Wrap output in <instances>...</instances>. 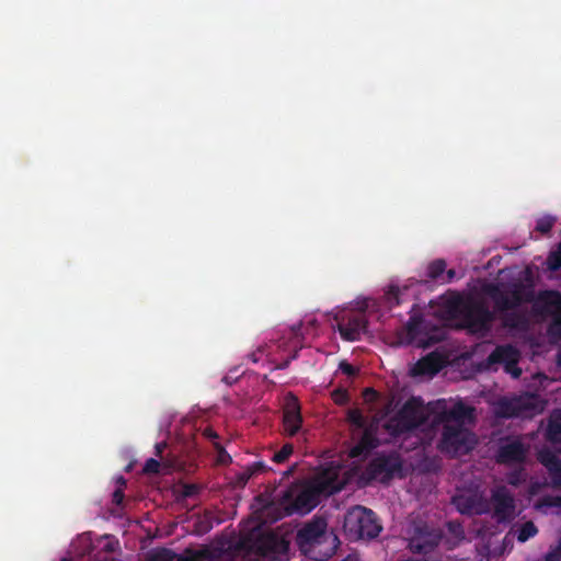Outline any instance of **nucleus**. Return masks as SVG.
Segmentation results:
<instances>
[{
    "label": "nucleus",
    "instance_id": "34",
    "mask_svg": "<svg viewBox=\"0 0 561 561\" xmlns=\"http://www.w3.org/2000/svg\"><path fill=\"white\" fill-rule=\"evenodd\" d=\"M294 451V446L291 444H285L282 446V448L274 453L273 457H272V460L276 463H282V462H285L289 456L293 454Z\"/></svg>",
    "mask_w": 561,
    "mask_h": 561
},
{
    "label": "nucleus",
    "instance_id": "15",
    "mask_svg": "<svg viewBox=\"0 0 561 561\" xmlns=\"http://www.w3.org/2000/svg\"><path fill=\"white\" fill-rule=\"evenodd\" d=\"M368 321L363 313H352L337 321V331L345 341H357L367 331Z\"/></svg>",
    "mask_w": 561,
    "mask_h": 561
},
{
    "label": "nucleus",
    "instance_id": "31",
    "mask_svg": "<svg viewBox=\"0 0 561 561\" xmlns=\"http://www.w3.org/2000/svg\"><path fill=\"white\" fill-rule=\"evenodd\" d=\"M174 558L175 553L168 548H159L148 554V561H173Z\"/></svg>",
    "mask_w": 561,
    "mask_h": 561
},
{
    "label": "nucleus",
    "instance_id": "45",
    "mask_svg": "<svg viewBox=\"0 0 561 561\" xmlns=\"http://www.w3.org/2000/svg\"><path fill=\"white\" fill-rule=\"evenodd\" d=\"M112 501L116 505H121L124 501V492L121 489H117L113 492Z\"/></svg>",
    "mask_w": 561,
    "mask_h": 561
},
{
    "label": "nucleus",
    "instance_id": "40",
    "mask_svg": "<svg viewBox=\"0 0 561 561\" xmlns=\"http://www.w3.org/2000/svg\"><path fill=\"white\" fill-rule=\"evenodd\" d=\"M248 470L251 471V474L254 477L259 473H262L266 470V465L263 461H254L247 466Z\"/></svg>",
    "mask_w": 561,
    "mask_h": 561
},
{
    "label": "nucleus",
    "instance_id": "23",
    "mask_svg": "<svg viewBox=\"0 0 561 561\" xmlns=\"http://www.w3.org/2000/svg\"><path fill=\"white\" fill-rule=\"evenodd\" d=\"M538 460L548 470L551 481L561 473V459L553 451L549 449L539 451Z\"/></svg>",
    "mask_w": 561,
    "mask_h": 561
},
{
    "label": "nucleus",
    "instance_id": "30",
    "mask_svg": "<svg viewBox=\"0 0 561 561\" xmlns=\"http://www.w3.org/2000/svg\"><path fill=\"white\" fill-rule=\"evenodd\" d=\"M537 533L538 528L536 527V525L531 520L526 522L520 526V528L517 531V540L519 542H525L528 539L535 537Z\"/></svg>",
    "mask_w": 561,
    "mask_h": 561
},
{
    "label": "nucleus",
    "instance_id": "42",
    "mask_svg": "<svg viewBox=\"0 0 561 561\" xmlns=\"http://www.w3.org/2000/svg\"><path fill=\"white\" fill-rule=\"evenodd\" d=\"M339 367L341 371L347 376H354L356 374L355 367L347 362H341Z\"/></svg>",
    "mask_w": 561,
    "mask_h": 561
},
{
    "label": "nucleus",
    "instance_id": "22",
    "mask_svg": "<svg viewBox=\"0 0 561 561\" xmlns=\"http://www.w3.org/2000/svg\"><path fill=\"white\" fill-rule=\"evenodd\" d=\"M501 321L504 328L514 330H526L529 324L527 316L515 309L501 313Z\"/></svg>",
    "mask_w": 561,
    "mask_h": 561
},
{
    "label": "nucleus",
    "instance_id": "37",
    "mask_svg": "<svg viewBox=\"0 0 561 561\" xmlns=\"http://www.w3.org/2000/svg\"><path fill=\"white\" fill-rule=\"evenodd\" d=\"M506 480H507L508 484H511L513 486L519 485L523 481V469L519 468V469L508 472L506 476Z\"/></svg>",
    "mask_w": 561,
    "mask_h": 561
},
{
    "label": "nucleus",
    "instance_id": "27",
    "mask_svg": "<svg viewBox=\"0 0 561 561\" xmlns=\"http://www.w3.org/2000/svg\"><path fill=\"white\" fill-rule=\"evenodd\" d=\"M376 447V438L373 433L368 430H365L359 443L353 448L352 455L359 456L363 450L373 449Z\"/></svg>",
    "mask_w": 561,
    "mask_h": 561
},
{
    "label": "nucleus",
    "instance_id": "2",
    "mask_svg": "<svg viewBox=\"0 0 561 561\" xmlns=\"http://www.w3.org/2000/svg\"><path fill=\"white\" fill-rule=\"evenodd\" d=\"M458 316L462 327L471 333L486 334L495 317L482 299L468 297L457 304Z\"/></svg>",
    "mask_w": 561,
    "mask_h": 561
},
{
    "label": "nucleus",
    "instance_id": "21",
    "mask_svg": "<svg viewBox=\"0 0 561 561\" xmlns=\"http://www.w3.org/2000/svg\"><path fill=\"white\" fill-rule=\"evenodd\" d=\"M397 413L412 430L417 428L424 423V415L422 411L411 401L405 402Z\"/></svg>",
    "mask_w": 561,
    "mask_h": 561
},
{
    "label": "nucleus",
    "instance_id": "41",
    "mask_svg": "<svg viewBox=\"0 0 561 561\" xmlns=\"http://www.w3.org/2000/svg\"><path fill=\"white\" fill-rule=\"evenodd\" d=\"M251 471L248 470V467H245L240 473L237 476L238 484L245 485L248 481L252 478Z\"/></svg>",
    "mask_w": 561,
    "mask_h": 561
},
{
    "label": "nucleus",
    "instance_id": "35",
    "mask_svg": "<svg viewBox=\"0 0 561 561\" xmlns=\"http://www.w3.org/2000/svg\"><path fill=\"white\" fill-rule=\"evenodd\" d=\"M206 557V551H196L186 549L184 554L181 556L180 561H201Z\"/></svg>",
    "mask_w": 561,
    "mask_h": 561
},
{
    "label": "nucleus",
    "instance_id": "1",
    "mask_svg": "<svg viewBox=\"0 0 561 561\" xmlns=\"http://www.w3.org/2000/svg\"><path fill=\"white\" fill-rule=\"evenodd\" d=\"M342 490L336 473L323 472L314 484L299 489L293 484L280 493L267 492L256 496L262 514L271 522H277L294 514H308L318 504L321 494H333Z\"/></svg>",
    "mask_w": 561,
    "mask_h": 561
},
{
    "label": "nucleus",
    "instance_id": "7",
    "mask_svg": "<svg viewBox=\"0 0 561 561\" xmlns=\"http://www.w3.org/2000/svg\"><path fill=\"white\" fill-rule=\"evenodd\" d=\"M366 473L370 479H377L382 483L390 482L394 477L402 478V458L396 451L379 454L368 462Z\"/></svg>",
    "mask_w": 561,
    "mask_h": 561
},
{
    "label": "nucleus",
    "instance_id": "8",
    "mask_svg": "<svg viewBox=\"0 0 561 561\" xmlns=\"http://www.w3.org/2000/svg\"><path fill=\"white\" fill-rule=\"evenodd\" d=\"M520 359V352L512 344L497 345L486 357L485 363L488 368L495 365H502L504 371L517 379L522 375V369L518 367Z\"/></svg>",
    "mask_w": 561,
    "mask_h": 561
},
{
    "label": "nucleus",
    "instance_id": "6",
    "mask_svg": "<svg viewBox=\"0 0 561 561\" xmlns=\"http://www.w3.org/2000/svg\"><path fill=\"white\" fill-rule=\"evenodd\" d=\"M283 546L284 541L276 534L259 529L250 531L239 541L241 550L263 558H274Z\"/></svg>",
    "mask_w": 561,
    "mask_h": 561
},
{
    "label": "nucleus",
    "instance_id": "49",
    "mask_svg": "<svg viewBox=\"0 0 561 561\" xmlns=\"http://www.w3.org/2000/svg\"><path fill=\"white\" fill-rule=\"evenodd\" d=\"M204 434H205V436H207L210 439L218 438L217 433L215 431H213L211 428H206Z\"/></svg>",
    "mask_w": 561,
    "mask_h": 561
},
{
    "label": "nucleus",
    "instance_id": "44",
    "mask_svg": "<svg viewBox=\"0 0 561 561\" xmlns=\"http://www.w3.org/2000/svg\"><path fill=\"white\" fill-rule=\"evenodd\" d=\"M198 492V488L195 484H186L183 489V495L185 497H192L196 495Z\"/></svg>",
    "mask_w": 561,
    "mask_h": 561
},
{
    "label": "nucleus",
    "instance_id": "47",
    "mask_svg": "<svg viewBox=\"0 0 561 561\" xmlns=\"http://www.w3.org/2000/svg\"><path fill=\"white\" fill-rule=\"evenodd\" d=\"M417 327H419V322L416 321V319L411 318L410 321L408 322L409 333L414 334L416 332Z\"/></svg>",
    "mask_w": 561,
    "mask_h": 561
},
{
    "label": "nucleus",
    "instance_id": "39",
    "mask_svg": "<svg viewBox=\"0 0 561 561\" xmlns=\"http://www.w3.org/2000/svg\"><path fill=\"white\" fill-rule=\"evenodd\" d=\"M348 421L355 425L356 427H364L365 426V420L362 413L357 410H352L348 413Z\"/></svg>",
    "mask_w": 561,
    "mask_h": 561
},
{
    "label": "nucleus",
    "instance_id": "46",
    "mask_svg": "<svg viewBox=\"0 0 561 561\" xmlns=\"http://www.w3.org/2000/svg\"><path fill=\"white\" fill-rule=\"evenodd\" d=\"M168 447V444L165 442H160V443H157L156 446H154V455L157 457H159L160 459L163 458V451L165 450V448Z\"/></svg>",
    "mask_w": 561,
    "mask_h": 561
},
{
    "label": "nucleus",
    "instance_id": "38",
    "mask_svg": "<svg viewBox=\"0 0 561 561\" xmlns=\"http://www.w3.org/2000/svg\"><path fill=\"white\" fill-rule=\"evenodd\" d=\"M266 351H267V346H266V345H260L255 351H253L252 353H250V354L248 355V358H249L252 363L256 364V363H259L261 359H263V357H264V356H266V355H267Z\"/></svg>",
    "mask_w": 561,
    "mask_h": 561
},
{
    "label": "nucleus",
    "instance_id": "9",
    "mask_svg": "<svg viewBox=\"0 0 561 561\" xmlns=\"http://www.w3.org/2000/svg\"><path fill=\"white\" fill-rule=\"evenodd\" d=\"M329 537L327 534V523L323 519H316L306 524L297 533V543L300 550L312 559H319L312 554V551Z\"/></svg>",
    "mask_w": 561,
    "mask_h": 561
},
{
    "label": "nucleus",
    "instance_id": "14",
    "mask_svg": "<svg viewBox=\"0 0 561 561\" xmlns=\"http://www.w3.org/2000/svg\"><path fill=\"white\" fill-rule=\"evenodd\" d=\"M493 516L499 523H508L514 518L515 501L508 489L504 485L492 491Z\"/></svg>",
    "mask_w": 561,
    "mask_h": 561
},
{
    "label": "nucleus",
    "instance_id": "26",
    "mask_svg": "<svg viewBox=\"0 0 561 561\" xmlns=\"http://www.w3.org/2000/svg\"><path fill=\"white\" fill-rule=\"evenodd\" d=\"M385 428L393 437H398L413 431L398 413L386 422Z\"/></svg>",
    "mask_w": 561,
    "mask_h": 561
},
{
    "label": "nucleus",
    "instance_id": "11",
    "mask_svg": "<svg viewBox=\"0 0 561 561\" xmlns=\"http://www.w3.org/2000/svg\"><path fill=\"white\" fill-rule=\"evenodd\" d=\"M535 306L540 312L552 317L549 325L551 334H561V293L558 290H546L539 294Z\"/></svg>",
    "mask_w": 561,
    "mask_h": 561
},
{
    "label": "nucleus",
    "instance_id": "3",
    "mask_svg": "<svg viewBox=\"0 0 561 561\" xmlns=\"http://www.w3.org/2000/svg\"><path fill=\"white\" fill-rule=\"evenodd\" d=\"M543 409L545 402L538 394L526 392L520 396L500 399L495 407V413L503 419H533L542 413Z\"/></svg>",
    "mask_w": 561,
    "mask_h": 561
},
{
    "label": "nucleus",
    "instance_id": "18",
    "mask_svg": "<svg viewBox=\"0 0 561 561\" xmlns=\"http://www.w3.org/2000/svg\"><path fill=\"white\" fill-rule=\"evenodd\" d=\"M98 546L100 547V550L95 551V547L91 543H88L82 554L89 556L95 561H110V554L116 551L118 547V540H116L113 536L104 535L98 540Z\"/></svg>",
    "mask_w": 561,
    "mask_h": 561
},
{
    "label": "nucleus",
    "instance_id": "54",
    "mask_svg": "<svg viewBox=\"0 0 561 561\" xmlns=\"http://www.w3.org/2000/svg\"><path fill=\"white\" fill-rule=\"evenodd\" d=\"M343 561H357L356 559H353L351 557H347L346 559H344Z\"/></svg>",
    "mask_w": 561,
    "mask_h": 561
},
{
    "label": "nucleus",
    "instance_id": "12",
    "mask_svg": "<svg viewBox=\"0 0 561 561\" xmlns=\"http://www.w3.org/2000/svg\"><path fill=\"white\" fill-rule=\"evenodd\" d=\"M451 503L462 515H483L490 511L489 501L477 492L466 491L457 493L453 496Z\"/></svg>",
    "mask_w": 561,
    "mask_h": 561
},
{
    "label": "nucleus",
    "instance_id": "24",
    "mask_svg": "<svg viewBox=\"0 0 561 561\" xmlns=\"http://www.w3.org/2000/svg\"><path fill=\"white\" fill-rule=\"evenodd\" d=\"M546 437L552 443H559L561 440V409H556L551 412Z\"/></svg>",
    "mask_w": 561,
    "mask_h": 561
},
{
    "label": "nucleus",
    "instance_id": "53",
    "mask_svg": "<svg viewBox=\"0 0 561 561\" xmlns=\"http://www.w3.org/2000/svg\"><path fill=\"white\" fill-rule=\"evenodd\" d=\"M332 553H333L332 551L325 552L322 557L323 558H330L332 556Z\"/></svg>",
    "mask_w": 561,
    "mask_h": 561
},
{
    "label": "nucleus",
    "instance_id": "10",
    "mask_svg": "<svg viewBox=\"0 0 561 561\" xmlns=\"http://www.w3.org/2000/svg\"><path fill=\"white\" fill-rule=\"evenodd\" d=\"M484 291L493 300L494 309L500 313L516 309L525 300L524 290L519 285H514L510 291H504L499 285L490 284Z\"/></svg>",
    "mask_w": 561,
    "mask_h": 561
},
{
    "label": "nucleus",
    "instance_id": "5",
    "mask_svg": "<svg viewBox=\"0 0 561 561\" xmlns=\"http://www.w3.org/2000/svg\"><path fill=\"white\" fill-rule=\"evenodd\" d=\"M477 445L476 435L465 426L444 424L438 448L449 457L469 454Z\"/></svg>",
    "mask_w": 561,
    "mask_h": 561
},
{
    "label": "nucleus",
    "instance_id": "32",
    "mask_svg": "<svg viewBox=\"0 0 561 561\" xmlns=\"http://www.w3.org/2000/svg\"><path fill=\"white\" fill-rule=\"evenodd\" d=\"M548 270L556 272L561 270V242L554 251H551L546 261Z\"/></svg>",
    "mask_w": 561,
    "mask_h": 561
},
{
    "label": "nucleus",
    "instance_id": "43",
    "mask_svg": "<svg viewBox=\"0 0 561 561\" xmlns=\"http://www.w3.org/2000/svg\"><path fill=\"white\" fill-rule=\"evenodd\" d=\"M298 357V351H295L293 355H290L288 358L283 360L282 363L277 364L273 369H286L290 362L296 359Z\"/></svg>",
    "mask_w": 561,
    "mask_h": 561
},
{
    "label": "nucleus",
    "instance_id": "51",
    "mask_svg": "<svg viewBox=\"0 0 561 561\" xmlns=\"http://www.w3.org/2000/svg\"><path fill=\"white\" fill-rule=\"evenodd\" d=\"M389 294L397 297L399 295V288L394 286L390 287Z\"/></svg>",
    "mask_w": 561,
    "mask_h": 561
},
{
    "label": "nucleus",
    "instance_id": "17",
    "mask_svg": "<svg viewBox=\"0 0 561 561\" xmlns=\"http://www.w3.org/2000/svg\"><path fill=\"white\" fill-rule=\"evenodd\" d=\"M283 423L284 428L289 436L296 435L301 427L302 417L300 413V405L297 398L294 396H290L286 400Z\"/></svg>",
    "mask_w": 561,
    "mask_h": 561
},
{
    "label": "nucleus",
    "instance_id": "50",
    "mask_svg": "<svg viewBox=\"0 0 561 561\" xmlns=\"http://www.w3.org/2000/svg\"><path fill=\"white\" fill-rule=\"evenodd\" d=\"M551 483L553 488H561V473H558Z\"/></svg>",
    "mask_w": 561,
    "mask_h": 561
},
{
    "label": "nucleus",
    "instance_id": "56",
    "mask_svg": "<svg viewBox=\"0 0 561 561\" xmlns=\"http://www.w3.org/2000/svg\"><path fill=\"white\" fill-rule=\"evenodd\" d=\"M118 483L125 484L124 477H121V478H119Z\"/></svg>",
    "mask_w": 561,
    "mask_h": 561
},
{
    "label": "nucleus",
    "instance_id": "55",
    "mask_svg": "<svg viewBox=\"0 0 561 561\" xmlns=\"http://www.w3.org/2000/svg\"><path fill=\"white\" fill-rule=\"evenodd\" d=\"M118 483L125 484L124 477H121V478H119Z\"/></svg>",
    "mask_w": 561,
    "mask_h": 561
},
{
    "label": "nucleus",
    "instance_id": "58",
    "mask_svg": "<svg viewBox=\"0 0 561 561\" xmlns=\"http://www.w3.org/2000/svg\"><path fill=\"white\" fill-rule=\"evenodd\" d=\"M222 380H224L225 382H227V383L229 382V381H228V377H224V379H222Z\"/></svg>",
    "mask_w": 561,
    "mask_h": 561
},
{
    "label": "nucleus",
    "instance_id": "57",
    "mask_svg": "<svg viewBox=\"0 0 561 561\" xmlns=\"http://www.w3.org/2000/svg\"><path fill=\"white\" fill-rule=\"evenodd\" d=\"M60 561H72L71 558H62Z\"/></svg>",
    "mask_w": 561,
    "mask_h": 561
},
{
    "label": "nucleus",
    "instance_id": "16",
    "mask_svg": "<svg viewBox=\"0 0 561 561\" xmlns=\"http://www.w3.org/2000/svg\"><path fill=\"white\" fill-rule=\"evenodd\" d=\"M473 409L462 402L455 403L450 409L438 413L439 423L453 424L454 426H465L466 422L472 419Z\"/></svg>",
    "mask_w": 561,
    "mask_h": 561
},
{
    "label": "nucleus",
    "instance_id": "4",
    "mask_svg": "<svg viewBox=\"0 0 561 561\" xmlns=\"http://www.w3.org/2000/svg\"><path fill=\"white\" fill-rule=\"evenodd\" d=\"M344 529L358 539H374L382 527L371 510L356 505L345 514Z\"/></svg>",
    "mask_w": 561,
    "mask_h": 561
},
{
    "label": "nucleus",
    "instance_id": "33",
    "mask_svg": "<svg viewBox=\"0 0 561 561\" xmlns=\"http://www.w3.org/2000/svg\"><path fill=\"white\" fill-rule=\"evenodd\" d=\"M556 221H557V218L553 216H550V215L542 216L537 220L535 229H536V231L546 234V233L550 232V230L554 226Z\"/></svg>",
    "mask_w": 561,
    "mask_h": 561
},
{
    "label": "nucleus",
    "instance_id": "19",
    "mask_svg": "<svg viewBox=\"0 0 561 561\" xmlns=\"http://www.w3.org/2000/svg\"><path fill=\"white\" fill-rule=\"evenodd\" d=\"M444 367L443 357L433 352L422 357L416 362L413 367V375L415 376H434Z\"/></svg>",
    "mask_w": 561,
    "mask_h": 561
},
{
    "label": "nucleus",
    "instance_id": "48",
    "mask_svg": "<svg viewBox=\"0 0 561 561\" xmlns=\"http://www.w3.org/2000/svg\"><path fill=\"white\" fill-rule=\"evenodd\" d=\"M456 275H457V273L454 268L448 270L446 272L447 278H446L445 283H451L455 279Z\"/></svg>",
    "mask_w": 561,
    "mask_h": 561
},
{
    "label": "nucleus",
    "instance_id": "29",
    "mask_svg": "<svg viewBox=\"0 0 561 561\" xmlns=\"http://www.w3.org/2000/svg\"><path fill=\"white\" fill-rule=\"evenodd\" d=\"M539 511H546L551 507H561V495H543L535 504Z\"/></svg>",
    "mask_w": 561,
    "mask_h": 561
},
{
    "label": "nucleus",
    "instance_id": "20",
    "mask_svg": "<svg viewBox=\"0 0 561 561\" xmlns=\"http://www.w3.org/2000/svg\"><path fill=\"white\" fill-rule=\"evenodd\" d=\"M440 535L437 531H431L427 535L420 533L411 540V548L417 553H428L438 546Z\"/></svg>",
    "mask_w": 561,
    "mask_h": 561
},
{
    "label": "nucleus",
    "instance_id": "52",
    "mask_svg": "<svg viewBox=\"0 0 561 561\" xmlns=\"http://www.w3.org/2000/svg\"><path fill=\"white\" fill-rule=\"evenodd\" d=\"M294 469H295V467H293V468H290V469L286 470V471L284 472V474H285V476H289V474H291V473H293V471H294Z\"/></svg>",
    "mask_w": 561,
    "mask_h": 561
},
{
    "label": "nucleus",
    "instance_id": "25",
    "mask_svg": "<svg viewBox=\"0 0 561 561\" xmlns=\"http://www.w3.org/2000/svg\"><path fill=\"white\" fill-rule=\"evenodd\" d=\"M214 526V515L211 512L206 511L202 515H196L193 523V534L203 536L209 533Z\"/></svg>",
    "mask_w": 561,
    "mask_h": 561
},
{
    "label": "nucleus",
    "instance_id": "36",
    "mask_svg": "<svg viewBox=\"0 0 561 561\" xmlns=\"http://www.w3.org/2000/svg\"><path fill=\"white\" fill-rule=\"evenodd\" d=\"M160 467L161 463L159 460L154 458H149L146 460L142 471L146 474H157L160 471Z\"/></svg>",
    "mask_w": 561,
    "mask_h": 561
},
{
    "label": "nucleus",
    "instance_id": "28",
    "mask_svg": "<svg viewBox=\"0 0 561 561\" xmlns=\"http://www.w3.org/2000/svg\"><path fill=\"white\" fill-rule=\"evenodd\" d=\"M446 265V261L443 259L432 261L427 266V277L433 280L438 279L445 273Z\"/></svg>",
    "mask_w": 561,
    "mask_h": 561
},
{
    "label": "nucleus",
    "instance_id": "13",
    "mask_svg": "<svg viewBox=\"0 0 561 561\" xmlns=\"http://www.w3.org/2000/svg\"><path fill=\"white\" fill-rule=\"evenodd\" d=\"M527 448L519 438H502L496 454L495 461L499 465H520L526 460Z\"/></svg>",
    "mask_w": 561,
    "mask_h": 561
}]
</instances>
